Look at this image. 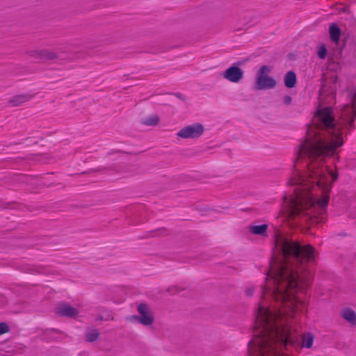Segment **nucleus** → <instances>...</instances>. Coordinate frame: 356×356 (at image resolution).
I'll return each mask as SVG.
<instances>
[{
	"instance_id": "nucleus-13",
	"label": "nucleus",
	"mask_w": 356,
	"mask_h": 356,
	"mask_svg": "<svg viewBox=\"0 0 356 356\" xmlns=\"http://www.w3.org/2000/svg\"><path fill=\"white\" fill-rule=\"evenodd\" d=\"M284 84L289 88L294 87L296 84V75L293 71H289L286 74Z\"/></svg>"
},
{
	"instance_id": "nucleus-19",
	"label": "nucleus",
	"mask_w": 356,
	"mask_h": 356,
	"mask_svg": "<svg viewBox=\"0 0 356 356\" xmlns=\"http://www.w3.org/2000/svg\"><path fill=\"white\" fill-rule=\"evenodd\" d=\"M291 102H292V99L290 96L286 95L284 97V104H290L291 103Z\"/></svg>"
},
{
	"instance_id": "nucleus-7",
	"label": "nucleus",
	"mask_w": 356,
	"mask_h": 356,
	"mask_svg": "<svg viewBox=\"0 0 356 356\" xmlns=\"http://www.w3.org/2000/svg\"><path fill=\"white\" fill-rule=\"evenodd\" d=\"M78 313L76 309L67 303H61L56 308V314L63 316L72 317Z\"/></svg>"
},
{
	"instance_id": "nucleus-11",
	"label": "nucleus",
	"mask_w": 356,
	"mask_h": 356,
	"mask_svg": "<svg viewBox=\"0 0 356 356\" xmlns=\"http://www.w3.org/2000/svg\"><path fill=\"white\" fill-rule=\"evenodd\" d=\"M329 33L331 40L334 43H338L341 35V30L336 24H331L329 27Z\"/></svg>"
},
{
	"instance_id": "nucleus-2",
	"label": "nucleus",
	"mask_w": 356,
	"mask_h": 356,
	"mask_svg": "<svg viewBox=\"0 0 356 356\" xmlns=\"http://www.w3.org/2000/svg\"><path fill=\"white\" fill-rule=\"evenodd\" d=\"M356 116V92L351 104L341 112L337 122L332 108H319L308 127L306 139L300 145L293 161V172L288 184L293 193L283 199L281 213L285 218L305 216L322 222L326 213L333 182L338 174L325 165V159L337 154L344 140L342 130L352 128Z\"/></svg>"
},
{
	"instance_id": "nucleus-18",
	"label": "nucleus",
	"mask_w": 356,
	"mask_h": 356,
	"mask_svg": "<svg viewBox=\"0 0 356 356\" xmlns=\"http://www.w3.org/2000/svg\"><path fill=\"white\" fill-rule=\"evenodd\" d=\"M254 291V286L252 285H250L247 287V289L245 290V294L248 296H252L253 295Z\"/></svg>"
},
{
	"instance_id": "nucleus-1",
	"label": "nucleus",
	"mask_w": 356,
	"mask_h": 356,
	"mask_svg": "<svg viewBox=\"0 0 356 356\" xmlns=\"http://www.w3.org/2000/svg\"><path fill=\"white\" fill-rule=\"evenodd\" d=\"M315 262L311 245L290 241L276 232L270 268L255 310L252 339L261 341L258 346L264 356H283L281 350L287 345L312 347L315 337L312 332L302 335L300 344L292 334L296 332L295 314L302 312L307 305L296 293H305L311 285Z\"/></svg>"
},
{
	"instance_id": "nucleus-9",
	"label": "nucleus",
	"mask_w": 356,
	"mask_h": 356,
	"mask_svg": "<svg viewBox=\"0 0 356 356\" xmlns=\"http://www.w3.org/2000/svg\"><path fill=\"white\" fill-rule=\"evenodd\" d=\"M341 316L350 325H356V313L350 308H344L341 310Z\"/></svg>"
},
{
	"instance_id": "nucleus-10",
	"label": "nucleus",
	"mask_w": 356,
	"mask_h": 356,
	"mask_svg": "<svg viewBox=\"0 0 356 356\" xmlns=\"http://www.w3.org/2000/svg\"><path fill=\"white\" fill-rule=\"evenodd\" d=\"M261 342V341H254L253 339L249 342L248 346V356H264L263 353L259 348L258 343Z\"/></svg>"
},
{
	"instance_id": "nucleus-17",
	"label": "nucleus",
	"mask_w": 356,
	"mask_h": 356,
	"mask_svg": "<svg viewBox=\"0 0 356 356\" xmlns=\"http://www.w3.org/2000/svg\"><path fill=\"white\" fill-rule=\"evenodd\" d=\"M9 330V327L8 325L5 323H0V334L8 332Z\"/></svg>"
},
{
	"instance_id": "nucleus-8",
	"label": "nucleus",
	"mask_w": 356,
	"mask_h": 356,
	"mask_svg": "<svg viewBox=\"0 0 356 356\" xmlns=\"http://www.w3.org/2000/svg\"><path fill=\"white\" fill-rule=\"evenodd\" d=\"M268 225L267 224H253L248 227V231L253 235L260 236H266L267 235Z\"/></svg>"
},
{
	"instance_id": "nucleus-12",
	"label": "nucleus",
	"mask_w": 356,
	"mask_h": 356,
	"mask_svg": "<svg viewBox=\"0 0 356 356\" xmlns=\"http://www.w3.org/2000/svg\"><path fill=\"white\" fill-rule=\"evenodd\" d=\"M33 56L35 58L45 60H52L56 58V54L54 52L47 50L36 51L33 52Z\"/></svg>"
},
{
	"instance_id": "nucleus-15",
	"label": "nucleus",
	"mask_w": 356,
	"mask_h": 356,
	"mask_svg": "<svg viewBox=\"0 0 356 356\" xmlns=\"http://www.w3.org/2000/svg\"><path fill=\"white\" fill-rule=\"evenodd\" d=\"M159 122V118L156 115L151 116L144 121V124L148 126L156 125Z\"/></svg>"
},
{
	"instance_id": "nucleus-16",
	"label": "nucleus",
	"mask_w": 356,
	"mask_h": 356,
	"mask_svg": "<svg viewBox=\"0 0 356 356\" xmlns=\"http://www.w3.org/2000/svg\"><path fill=\"white\" fill-rule=\"evenodd\" d=\"M327 51L325 46L324 44H321L318 49V56L320 58L323 59L327 56Z\"/></svg>"
},
{
	"instance_id": "nucleus-3",
	"label": "nucleus",
	"mask_w": 356,
	"mask_h": 356,
	"mask_svg": "<svg viewBox=\"0 0 356 356\" xmlns=\"http://www.w3.org/2000/svg\"><path fill=\"white\" fill-rule=\"evenodd\" d=\"M271 68L267 65L261 66L258 70L256 76V88L257 90L270 89L275 87L277 82L269 73Z\"/></svg>"
},
{
	"instance_id": "nucleus-6",
	"label": "nucleus",
	"mask_w": 356,
	"mask_h": 356,
	"mask_svg": "<svg viewBox=\"0 0 356 356\" xmlns=\"http://www.w3.org/2000/svg\"><path fill=\"white\" fill-rule=\"evenodd\" d=\"M138 311L140 314V316H134L131 317L132 319H134L145 325H149L152 323L153 318L149 312L148 307L145 304L138 305Z\"/></svg>"
},
{
	"instance_id": "nucleus-14",
	"label": "nucleus",
	"mask_w": 356,
	"mask_h": 356,
	"mask_svg": "<svg viewBox=\"0 0 356 356\" xmlns=\"http://www.w3.org/2000/svg\"><path fill=\"white\" fill-rule=\"evenodd\" d=\"M99 337V332L97 329H92L86 332V338L88 341H94L97 339Z\"/></svg>"
},
{
	"instance_id": "nucleus-5",
	"label": "nucleus",
	"mask_w": 356,
	"mask_h": 356,
	"mask_svg": "<svg viewBox=\"0 0 356 356\" xmlns=\"http://www.w3.org/2000/svg\"><path fill=\"white\" fill-rule=\"evenodd\" d=\"M243 75V70L236 65H232L222 72V77L232 83L240 82Z\"/></svg>"
},
{
	"instance_id": "nucleus-4",
	"label": "nucleus",
	"mask_w": 356,
	"mask_h": 356,
	"mask_svg": "<svg viewBox=\"0 0 356 356\" xmlns=\"http://www.w3.org/2000/svg\"><path fill=\"white\" fill-rule=\"evenodd\" d=\"M204 130L203 125L197 122L183 127L177 133V136L184 139L197 138L202 135Z\"/></svg>"
}]
</instances>
